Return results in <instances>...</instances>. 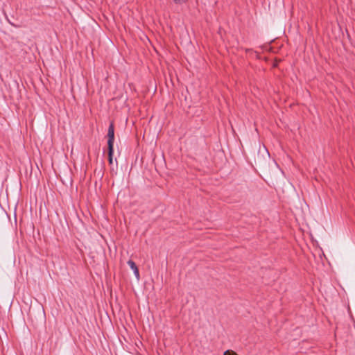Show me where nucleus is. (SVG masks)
Masks as SVG:
<instances>
[{"mask_svg":"<svg viewBox=\"0 0 355 355\" xmlns=\"http://www.w3.org/2000/svg\"><path fill=\"white\" fill-rule=\"evenodd\" d=\"M107 147H114V123L111 122L107 130Z\"/></svg>","mask_w":355,"mask_h":355,"instance_id":"nucleus-1","label":"nucleus"},{"mask_svg":"<svg viewBox=\"0 0 355 355\" xmlns=\"http://www.w3.org/2000/svg\"><path fill=\"white\" fill-rule=\"evenodd\" d=\"M128 265L130 268L133 270L134 275L137 280L140 279V275L139 269L136 265V263L132 260H128L127 262Z\"/></svg>","mask_w":355,"mask_h":355,"instance_id":"nucleus-2","label":"nucleus"},{"mask_svg":"<svg viewBox=\"0 0 355 355\" xmlns=\"http://www.w3.org/2000/svg\"><path fill=\"white\" fill-rule=\"evenodd\" d=\"M108 148V162L110 165L113 164L114 147H107Z\"/></svg>","mask_w":355,"mask_h":355,"instance_id":"nucleus-3","label":"nucleus"},{"mask_svg":"<svg viewBox=\"0 0 355 355\" xmlns=\"http://www.w3.org/2000/svg\"><path fill=\"white\" fill-rule=\"evenodd\" d=\"M224 355H237L234 352L227 350L225 352Z\"/></svg>","mask_w":355,"mask_h":355,"instance_id":"nucleus-4","label":"nucleus"},{"mask_svg":"<svg viewBox=\"0 0 355 355\" xmlns=\"http://www.w3.org/2000/svg\"><path fill=\"white\" fill-rule=\"evenodd\" d=\"M173 1L177 4H182L184 2H186L187 0H173Z\"/></svg>","mask_w":355,"mask_h":355,"instance_id":"nucleus-5","label":"nucleus"}]
</instances>
